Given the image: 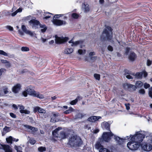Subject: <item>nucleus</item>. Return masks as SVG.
<instances>
[{
  "label": "nucleus",
  "instance_id": "f257e3e1",
  "mask_svg": "<svg viewBox=\"0 0 152 152\" xmlns=\"http://www.w3.org/2000/svg\"><path fill=\"white\" fill-rule=\"evenodd\" d=\"M146 133L144 132L140 131L136 133L135 134L130 135V137L127 136L126 138L125 139L120 138L114 135V139L117 142L119 145H122L124 142V140L129 139L130 138V140L132 141L129 142L127 144V147L131 150H136L140 145L142 146L144 143L141 145V142H142L146 135Z\"/></svg>",
  "mask_w": 152,
  "mask_h": 152
},
{
  "label": "nucleus",
  "instance_id": "f03ea898",
  "mask_svg": "<svg viewBox=\"0 0 152 152\" xmlns=\"http://www.w3.org/2000/svg\"><path fill=\"white\" fill-rule=\"evenodd\" d=\"M28 94L33 96L37 97L40 99L44 98L43 95L40 94L39 93L34 91V88L31 86L27 87L26 90L22 92L23 95L25 97L27 96Z\"/></svg>",
  "mask_w": 152,
  "mask_h": 152
},
{
  "label": "nucleus",
  "instance_id": "7ed1b4c3",
  "mask_svg": "<svg viewBox=\"0 0 152 152\" xmlns=\"http://www.w3.org/2000/svg\"><path fill=\"white\" fill-rule=\"evenodd\" d=\"M82 142L80 137L77 136H72L69 139L68 144L71 146L76 147L80 146Z\"/></svg>",
  "mask_w": 152,
  "mask_h": 152
},
{
  "label": "nucleus",
  "instance_id": "20e7f679",
  "mask_svg": "<svg viewBox=\"0 0 152 152\" xmlns=\"http://www.w3.org/2000/svg\"><path fill=\"white\" fill-rule=\"evenodd\" d=\"M146 137L149 139L148 141V145L144 143L142 146V148L145 151H149L152 149V133H151L149 136H147Z\"/></svg>",
  "mask_w": 152,
  "mask_h": 152
},
{
  "label": "nucleus",
  "instance_id": "39448f33",
  "mask_svg": "<svg viewBox=\"0 0 152 152\" xmlns=\"http://www.w3.org/2000/svg\"><path fill=\"white\" fill-rule=\"evenodd\" d=\"M63 15H56L54 16L52 20L53 24L57 26L65 25L66 22L65 20H60L58 19L59 18Z\"/></svg>",
  "mask_w": 152,
  "mask_h": 152
},
{
  "label": "nucleus",
  "instance_id": "423d86ee",
  "mask_svg": "<svg viewBox=\"0 0 152 152\" xmlns=\"http://www.w3.org/2000/svg\"><path fill=\"white\" fill-rule=\"evenodd\" d=\"M112 37L111 28L110 27L108 26L104 30L101 37L103 39L107 38L108 39L110 40Z\"/></svg>",
  "mask_w": 152,
  "mask_h": 152
},
{
  "label": "nucleus",
  "instance_id": "0eeeda50",
  "mask_svg": "<svg viewBox=\"0 0 152 152\" xmlns=\"http://www.w3.org/2000/svg\"><path fill=\"white\" fill-rule=\"evenodd\" d=\"M61 129V128L58 127L53 131L52 132V134L54 137L57 138L59 137L62 139H63L66 137V135L64 132H60L59 135L58 136V132Z\"/></svg>",
  "mask_w": 152,
  "mask_h": 152
},
{
  "label": "nucleus",
  "instance_id": "6e6552de",
  "mask_svg": "<svg viewBox=\"0 0 152 152\" xmlns=\"http://www.w3.org/2000/svg\"><path fill=\"white\" fill-rule=\"evenodd\" d=\"M113 134L110 132H109L103 133L102 137V139L104 141L108 142L112 138Z\"/></svg>",
  "mask_w": 152,
  "mask_h": 152
},
{
  "label": "nucleus",
  "instance_id": "1a4fd4ad",
  "mask_svg": "<svg viewBox=\"0 0 152 152\" xmlns=\"http://www.w3.org/2000/svg\"><path fill=\"white\" fill-rule=\"evenodd\" d=\"M29 23L32 28H38L39 27V25H41L39 21L34 19L30 20L29 21Z\"/></svg>",
  "mask_w": 152,
  "mask_h": 152
},
{
  "label": "nucleus",
  "instance_id": "9d476101",
  "mask_svg": "<svg viewBox=\"0 0 152 152\" xmlns=\"http://www.w3.org/2000/svg\"><path fill=\"white\" fill-rule=\"evenodd\" d=\"M68 38L67 37H56L55 41L57 44H61L67 41Z\"/></svg>",
  "mask_w": 152,
  "mask_h": 152
},
{
  "label": "nucleus",
  "instance_id": "9b49d317",
  "mask_svg": "<svg viewBox=\"0 0 152 152\" xmlns=\"http://www.w3.org/2000/svg\"><path fill=\"white\" fill-rule=\"evenodd\" d=\"M101 127L103 129L109 130L110 129V124L107 122L104 121L101 124Z\"/></svg>",
  "mask_w": 152,
  "mask_h": 152
},
{
  "label": "nucleus",
  "instance_id": "f8f14e48",
  "mask_svg": "<svg viewBox=\"0 0 152 152\" xmlns=\"http://www.w3.org/2000/svg\"><path fill=\"white\" fill-rule=\"evenodd\" d=\"M33 111L35 113L37 112L42 113H46V111L45 110L39 107H34Z\"/></svg>",
  "mask_w": 152,
  "mask_h": 152
},
{
  "label": "nucleus",
  "instance_id": "ddd939ff",
  "mask_svg": "<svg viewBox=\"0 0 152 152\" xmlns=\"http://www.w3.org/2000/svg\"><path fill=\"white\" fill-rule=\"evenodd\" d=\"M21 86L19 84L15 85L12 88V91L15 93H18L20 90Z\"/></svg>",
  "mask_w": 152,
  "mask_h": 152
},
{
  "label": "nucleus",
  "instance_id": "4468645a",
  "mask_svg": "<svg viewBox=\"0 0 152 152\" xmlns=\"http://www.w3.org/2000/svg\"><path fill=\"white\" fill-rule=\"evenodd\" d=\"M101 118V117L100 116H93L89 117L88 119V121L90 122H94Z\"/></svg>",
  "mask_w": 152,
  "mask_h": 152
},
{
  "label": "nucleus",
  "instance_id": "2eb2a0df",
  "mask_svg": "<svg viewBox=\"0 0 152 152\" xmlns=\"http://www.w3.org/2000/svg\"><path fill=\"white\" fill-rule=\"evenodd\" d=\"M58 115V113H53L51 116L50 121L52 122H55L57 121V117Z\"/></svg>",
  "mask_w": 152,
  "mask_h": 152
},
{
  "label": "nucleus",
  "instance_id": "dca6fc26",
  "mask_svg": "<svg viewBox=\"0 0 152 152\" xmlns=\"http://www.w3.org/2000/svg\"><path fill=\"white\" fill-rule=\"evenodd\" d=\"M2 147L5 152H12L11 148L9 145H2Z\"/></svg>",
  "mask_w": 152,
  "mask_h": 152
},
{
  "label": "nucleus",
  "instance_id": "f3484780",
  "mask_svg": "<svg viewBox=\"0 0 152 152\" xmlns=\"http://www.w3.org/2000/svg\"><path fill=\"white\" fill-rule=\"evenodd\" d=\"M69 42L71 44V46L72 47L81 44L82 43V41H77L75 42L72 39Z\"/></svg>",
  "mask_w": 152,
  "mask_h": 152
},
{
  "label": "nucleus",
  "instance_id": "a211bd4d",
  "mask_svg": "<svg viewBox=\"0 0 152 152\" xmlns=\"http://www.w3.org/2000/svg\"><path fill=\"white\" fill-rule=\"evenodd\" d=\"M123 87L125 89H126L132 88L134 90V88H135L134 85L128 83H125L124 84Z\"/></svg>",
  "mask_w": 152,
  "mask_h": 152
},
{
  "label": "nucleus",
  "instance_id": "6ab92c4d",
  "mask_svg": "<svg viewBox=\"0 0 152 152\" xmlns=\"http://www.w3.org/2000/svg\"><path fill=\"white\" fill-rule=\"evenodd\" d=\"M82 9L85 12H87L89 11V8L88 5L86 3H84L82 4Z\"/></svg>",
  "mask_w": 152,
  "mask_h": 152
},
{
  "label": "nucleus",
  "instance_id": "aec40b11",
  "mask_svg": "<svg viewBox=\"0 0 152 152\" xmlns=\"http://www.w3.org/2000/svg\"><path fill=\"white\" fill-rule=\"evenodd\" d=\"M24 126L27 128L28 130V131L30 132H35L38 130L37 128L29 125H25Z\"/></svg>",
  "mask_w": 152,
  "mask_h": 152
},
{
  "label": "nucleus",
  "instance_id": "412c9836",
  "mask_svg": "<svg viewBox=\"0 0 152 152\" xmlns=\"http://www.w3.org/2000/svg\"><path fill=\"white\" fill-rule=\"evenodd\" d=\"M136 57V56L135 54L133 52L131 53L129 55V59L131 61H134Z\"/></svg>",
  "mask_w": 152,
  "mask_h": 152
},
{
  "label": "nucleus",
  "instance_id": "4be33fe9",
  "mask_svg": "<svg viewBox=\"0 0 152 152\" xmlns=\"http://www.w3.org/2000/svg\"><path fill=\"white\" fill-rule=\"evenodd\" d=\"M143 85V83L140 81H136L135 84V88H134V90L137 88H140Z\"/></svg>",
  "mask_w": 152,
  "mask_h": 152
},
{
  "label": "nucleus",
  "instance_id": "5701e85b",
  "mask_svg": "<svg viewBox=\"0 0 152 152\" xmlns=\"http://www.w3.org/2000/svg\"><path fill=\"white\" fill-rule=\"evenodd\" d=\"M95 147L97 149H100L101 148H103L102 147L103 146L99 141H98L96 143L95 145Z\"/></svg>",
  "mask_w": 152,
  "mask_h": 152
},
{
  "label": "nucleus",
  "instance_id": "b1692460",
  "mask_svg": "<svg viewBox=\"0 0 152 152\" xmlns=\"http://www.w3.org/2000/svg\"><path fill=\"white\" fill-rule=\"evenodd\" d=\"M73 49L72 48H66L64 50V53L66 54H69L73 52Z\"/></svg>",
  "mask_w": 152,
  "mask_h": 152
},
{
  "label": "nucleus",
  "instance_id": "393cba45",
  "mask_svg": "<svg viewBox=\"0 0 152 152\" xmlns=\"http://www.w3.org/2000/svg\"><path fill=\"white\" fill-rule=\"evenodd\" d=\"M143 75V72H140L137 73L135 75V76L138 79H141Z\"/></svg>",
  "mask_w": 152,
  "mask_h": 152
},
{
  "label": "nucleus",
  "instance_id": "a878e982",
  "mask_svg": "<svg viewBox=\"0 0 152 152\" xmlns=\"http://www.w3.org/2000/svg\"><path fill=\"white\" fill-rule=\"evenodd\" d=\"M99 152H112V151L107 148H104L99 149Z\"/></svg>",
  "mask_w": 152,
  "mask_h": 152
},
{
  "label": "nucleus",
  "instance_id": "bb28decb",
  "mask_svg": "<svg viewBox=\"0 0 152 152\" xmlns=\"http://www.w3.org/2000/svg\"><path fill=\"white\" fill-rule=\"evenodd\" d=\"M39 27H40L41 28V31L42 32H45L47 28L46 26L44 25H40Z\"/></svg>",
  "mask_w": 152,
  "mask_h": 152
},
{
  "label": "nucleus",
  "instance_id": "cd10ccee",
  "mask_svg": "<svg viewBox=\"0 0 152 152\" xmlns=\"http://www.w3.org/2000/svg\"><path fill=\"white\" fill-rule=\"evenodd\" d=\"M29 139V143L32 145H34L36 142V140L33 138H30L28 137Z\"/></svg>",
  "mask_w": 152,
  "mask_h": 152
},
{
  "label": "nucleus",
  "instance_id": "c85d7f7f",
  "mask_svg": "<svg viewBox=\"0 0 152 152\" xmlns=\"http://www.w3.org/2000/svg\"><path fill=\"white\" fill-rule=\"evenodd\" d=\"M14 148L17 151V152H22V147L20 146L15 145Z\"/></svg>",
  "mask_w": 152,
  "mask_h": 152
},
{
  "label": "nucleus",
  "instance_id": "c756f323",
  "mask_svg": "<svg viewBox=\"0 0 152 152\" xmlns=\"http://www.w3.org/2000/svg\"><path fill=\"white\" fill-rule=\"evenodd\" d=\"M2 89L4 94H7L9 92L8 88L7 86L3 87Z\"/></svg>",
  "mask_w": 152,
  "mask_h": 152
},
{
  "label": "nucleus",
  "instance_id": "7c9ffc66",
  "mask_svg": "<svg viewBox=\"0 0 152 152\" xmlns=\"http://www.w3.org/2000/svg\"><path fill=\"white\" fill-rule=\"evenodd\" d=\"M52 15V14L50 13L49 12H47L45 13L44 15V16H45L44 18L45 19H48L51 17Z\"/></svg>",
  "mask_w": 152,
  "mask_h": 152
},
{
  "label": "nucleus",
  "instance_id": "2f4dec72",
  "mask_svg": "<svg viewBox=\"0 0 152 152\" xmlns=\"http://www.w3.org/2000/svg\"><path fill=\"white\" fill-rule=\"evenodd\" d=\"M13 137L11 136H10L6 139V141L7 143H12V141Z\"/></svg>",
  "mask_w": 152,
  "mask_h": 152
},
{
  "label": "nucleus",
  "instance_id": "473e14b6",
  "mask_svg": "<svg viewBox=\"0 0 152 152\" xmlns=\"http://www.w3.org/2000/svg\"><path fill=\"white\" fill-rule=\"evenodd\" d=\"M20 113H25V114H30V112L28 110L26 109H24L23 110H21L20 111Z\"/></svg>",
  "mask_w": 152,
  "mask_h": 152
},
{
  "label": "nucleus",
  "instance_id": "72a5a7b5",
  "mask_svg": "<svg viewBox=\"0 0 152 152\" xmlns=\"http://www.w3.org/2000/svg\"><path fill=\"white\" fill-rule=\"evenodd\" d=\"M73 109L72 107H70L69 110L64 111V113L66 114H69L73 111Z\"/></svg>",
  "mask_w": 152,
  "mask_h": 152
},
{
  "label": "nucleus",
  "instance_id": "f704fd0d",
  "mask_svg": "<svg viewBox=\"0 0 152 152\" xmlns=\"http://www.w3.org/2000/svg\"><path fill=\"white\" fill-rule=\"evenodd\" d=\"M38 150L40 152H43L46 151V148L43 147H40L38 148Z\"/></svg>",
  "mask_w": 152,
  "mask_h": 152
},
{
  "label": "nucleus",
  "instance_id": "c9c22d12",
  "mask_svg": "<svg viewBox=\"0 0 152 152\" xmlns=\"http://www.w3.org/2000/svg\"><path fill=\"white\" fill-rule=\"evenodd\" d=\"M94 77L96 80H100V75L97 74H95L94 75Z\"/></svg>",
  "mask_w": 152,
  "mask_h": 152
},
{
  "label": "nucleus",
  "instance_id": "e433bc0d",
  "mask_svg": "<svg viewBox=\"0 0 152 152\" xmlns=\"http://www.w3.org/2000/svg\"><path fill=\"white\" fill-rule=\"evenodd\" d=\"M72 16L73 18L77 19L79 17V15L76 13H73L72 14Z\"/></svg>",
  "mask_w": 152,
  "mask_h": 152
},
{
  "label": "nucleus",
  "instance_id": "4c0bfd02",
  "mask_svg": "<svg viewBox=\"0 0 152 152\" xmlns=\"http://www.w3.org/2000/svg\"><path fill=\"white\" fill-rule=\"evenodd\" d=\"M148 94L149 96L152 99V87L149 89Z\"/></svg>",
  "mask_w": 152,
  "mask_h": 152
},
{
  "label": "nucleus",
  "instance_id": "58836bf2",
  "mask_svg": "<svg viewBox=\"0 0 152 152\" xmlns=\"http://www.w3.org/2000/svg\"><path fill=\"white\" fill-rule=\"evenodd\" d=\"M21 50L23 51H27L29 50V49L27 47H22L21 48Z\"/></svg>",
  "mask_w": 152,
  "mask_h": 152
},
{
  "label": "nucleus",
  "instance_id": "ea45409f",
  "mask_svg": "<svg viewBox=\"0 0 152 152\" xmlns=\"http://www.w3.org/2000/svg\"><path fill=\"white\" fill-rule=\"evenodd\" d=\"M26 34H29L31 36H33L34 35V33L29 30H28L26 31Z\"/></svg>",
  "mask_w": 152,
  "mask_h": 152
},
{
  "label": "nucleus",
  "instance_id": "a19ab883",
  "mask_svg": "<svg viewBox=\"0 0 152 152\" xmlns=\"http://www.w3.org/2000/svg\"><path fill=\"white\" fill-rule=\"evenodd\" d=\"M78 52L80 54H84L86 53V50L80 49L78 50Z\"/></svg>",
  "mask_w": 152,
  "mask_h": 152
},
{
  "label": "nucleus",
  "instance_id": "79ce46f5",
  "mask_svg": "<svg viewBox=\"0 0 152 152\" xmlns=\"http://www.w3.org/2000/svg\"><path fill=\"white\" fill-rule=\"evenodd\" d=\"M0 55H2L4 56H7L8 53L2 50H0Z\"/></svg>",
  "mask_w": 152,
  "mask_h": 152
},
{
  "label": "nucleus",
  "instance_id": "37998d69",
  "mask_svg": "<svg viewBox=\"0 0 152 152\" xmlns=\"http://www.w3.org/2000/svg\"><path fill=\"white\" fill-rule=\"evenodd\" d=\"M144 87V88L145 89H147L150 87V85L146 83H145L144 84H143Z\"/></svg>",
  "mask_w": 152,
  "mask_h": 152
},
{
  "label": "nucleus",
  "instance_id": "c03bdc74",
  "mask_svg": "<svg viewBox=\"0 0 152 152\" xmlns=\"http://www.w3.org/2000/svg\"><path fill=\"white\" fill-rule=\"evenodd\" d=\"M3 130L4 131L5 133H7L10 131V128L7 127H5L4 128Z\"/></svg>",
  "mask_w": 152,
  "mask_h": 152
},
{
  "label": "nucleus",
  "instance_id": "a18cd8bd",
  "mask_svg": "<svg viewBox=\"0 0 152 152\" xmlns=\"http://www.w3.org/2000/svg\"><path fill=\"white\" fill-rule=\"evenodd\" d=\"M139 92L141 94H145V91L144 89H141L139 90Z\"/></svg>",
  "mask_w": 152,
  "mask_h": 152
},
{
  "label": "nucleus",
  "instance_id": "49530a36",
  "mask_svg": "<svg viewBox=\"0 0 152 152\" xmlns=\"http://www.w3.org/2000/svg\"><path fill=\"white\" fill-rule=\"evenodd\" d=\"M21 28L23 31L25 33L26 32V31H28V30H27L26 26L24 25L22 26Z\"/></svg>",
  "mask_w": 152,
  "mask_h": 152
},
{
  "label": "nucleus",
  "instance_id": "de8ad7c7",
  "mask_svg": "<svg viewBox=\"0 0 152 152\" xmlns=\"http://www.w3.org/2000/svg\"><path fill=\"white\" fill-rule=\"evenodd\" d=\"M77 99H75L71 101L70 103V104L72 105L75 104L77 102Z\"/></svg>",
  "mask_w": 152,
  "mask_h": 152
},
{
  "label": "nucleus",
  "instance_id": "09e8293b",
  "mask_svg": "<svg viewBox=\"0 0 152 152\" xmlns=\"http://www.w3.org/2000/svg\"><path fill=\"white\" fill-rule=\"evenodd\" d=\"M130 104H125V106L126 107V109L128 110L130 109V107H129Z\"/></svg>",
  "mask_w": 152,
  "mask_h": 152
},
{
  "label": "nucleus",
  "instance_id": "8fccbe9b",
  "mask_svg": "<svg viewBox=\"0 0 152 152\" xmlns=\"http://www.w3.org/2000/svg\"><path fill=\"white\" fill-rule=\"evenodd\" d=\"M10 115L13 118H16V115L13 113H10Z\"/></svg>",
  "mask_w": 152,
  "mask_h": 152
},
{
  "label": "nucleus",
  "instance_id": "3c124183",
  "mask_svg": "<svg viewBox=\"0 0 152 152\" xmlns=\"http://www.w3.org/2000/svg\"><path fill=\"white\" fill-rule=\"evenodd\" d=\"M18 106L20 107L19 109L20 112L21 110H24L25 109L24 107L22 105H18Z\"/></svg>",
  "mask_w": 152,
  "mask_h": 152
},
{
  "label": "nucleus",
  "instance_id": "603ef678",
  "mask_svg": "<svg viewBox=\"0 0 152 152\" xmlns=\"http://www.w3.org/2000/svg\"><path fill=\"white\" fill-rule=\"evenodd\" d=\"M107 49H108V50L110 51H112L113 50V47L110 45H109L108 46V47L107 48Z\"/></svg>",
  "mask_w": 152,
  "mask_h": 152
},
{
  "label": "nucleus",
  "instance_id": "864d4df0",
  "mask_svg": "<svg viewBox=\"0 0 152 152\" xmlns=\"http://www.w3.org/2000/svg\"><path fill=\"white\" fill-rule=\"evenodd\" d=\"M99 132V129L97 128L93 130V132L94 133H97Z\"/></svg>",
  "mask_w": 152,
  "mask_h": 152
},
{
  "label": "nucleus",
  "instance_id": "5fc2aeb1",
  "mask_svg": "<svg viewBox=\"0 0 152 152\" xmlns=\"http://www.w3.org/2000/svg\"><path fill=\"white\" fill-rule=\"evenodd\" d=\"M95 55V53L94 52H91L89 53V56H94Z\"/></svg>",
  "mask_w": 152,
  "mask_h": 152
},
{
  "label": "nucleus",
  "instance_id": "6e6d98bb",
  "mask_svg": "<svg viewBox=\"0 0 152 152\" xmlns=\"http://www.w3.org/2000/svg\"><path fill=\"white\" fill-rule=\"evenodd\" d=\"M143 73V76L144 77H146L148 75L147 73L145 71H144L142 72Z\"/></svg>",
  "mask_w": 152,
  "mask_h": 152
},
{
  "label": "nucleus",
  "instance_id": "4d7b16f0",
  "mask_svg": "<svg viewBox=\"0 0 152 152\" xmlns=\"http://www.w3.org/2000/svg\"><path fill=\"white\" fill-rule=\"evenodd\" d=\"M151 61L149 60H148L147 61V65L148 66H150L151 64Z\"/></svg>",
  "mask_w": 152,
  "mask_h": 152
},
{
  "label": "nucleus",
  "instance_id": "13d9d810",
  "mask_svg": "<svg viewBox=\"0 0 152 152\" xmlns=\"http://www.w3.org/2000/svg\"><path fill=\"white\" fill-rule=\"evenodd\" d=\"M22 9L21 8H20L18 9H17L16 10V11L17 12V13L18 12H21L22 11Z\"/></svg>",
  "mask_w": 152,
  "mask_h": 152
},
{
  "label": "nucleus",
  "instance_id": "bf43d9fd",
  "mask_svg": "<svg viewBox=\"0 0 152 152\" xmlns=\"http://www.w3.org/2000/svg\"><path fill=\"white\" fill-rule=\"evenodd\" d=\"M126 77L128 79H132V77L131 76L129 75H126Z\"/></svg>",
  "mask_w": 152,
  "mask_h": 152
},
{
  "label": "nucleus",
  "instance_id": "052dcab7",
  "mask_svg": "<svg viewBox=\"0 0 152 152\" xmlns=\"http://www.w3.org/2000/svg\"><path fill=\"white\" fill-rule=\"evenodd\" d=\"M17 14V12L16 11H15L13 13H12L11 14V15H12V16H15Z\"/></svg>",
  "mask_w": 152,
  "mask_h": 152
},
{
  "label": "nucleus",
  "instance_id": "680f3d73",
  "mask_svg": "<svg viewBox=\"0 0 152 152\" xmlns=\"http://www.w3.org/2000/svg\"><path fill=\"white\" fill-rule=\"evenodd\" d=\"M7 28L9 29L10 31H12L13 30V28L10 26H7Z\"/></svg>",
  "mask_w": 152,
  "mask_h": 152
},
{
  "label": "nucleus",
  "instance_id": "e2e57ef3",
  "mask_svg": "<svg viewBox=\"0 0 152 152\" xmlns=\"http://www.w3.org/2000/svg\"><path fill=\"white\" fill-rule=\"evenodd\" d=\"M6 64V66H7L8 67H10V62L8 61H7V63L5 64Z\"/></svg>",
  "mask_w": 152,
  "mask_h": 152
},
{
  "label": "nucleus",
  "instance_id": "0e129e2a",
  "mask_svg": "<svg viewBox=\"0 0 152 152\" xmlns=\"http://www.w3.org/2000/svg\"><path fill=\"white\" fill-rule=\"evenodd\" d=\"M12 107L14 108V109L15 110H16L17 109H18V107L16 105V104H13V105H12Z\"/></svg>",
  "mask_w": 152,
  "mask_h": 152
},
{
  "label": "nucleus",
  "instance_id": "69168bd1",
  "mask_svg": "<svg viewBox=\"0 0 152 152\" xmlns=\"http://www.w3.org/2000/svg\"><path fill=\"white\" fill-rule=\"evenodd\" d=\"M1 61L2 63L6 64L7 63V61L5 60H1Z\"/></svg>",
  "mask_w": 152,
  "mask_h": 152
},
{
  "label": "nucleus",
  "instance_id": "338daca9",
  "mask_svg": "<svg viewBox=\"0 0 152 152\" xmlns=\"http://www.w3.org/2000/svg\"><path fill=\"white\" fill-rule=\"evenodd\" d=\"M82 99V98L81 97L78 96L76 99H77V101H78V100H80Z\"/></svg>",
  "mask_w": 152,
  "mask_h": 152
},
{
  "label": "nucleus",
  "instance_id": "774afa93",
  "mask_svg": "<svg viewBox=\"0 0 152 152\" xmlns=\"http://www.w3.org/2000/svg\"><path fill=\"white\" fill-rule=\"evenodd\" d=\"M18 31L19 32V33L21 35H23V33L20 31V29H18Z\"/></svg>",
  "mask_w": 152,
  "mask_h": 152
}]
</instances>
